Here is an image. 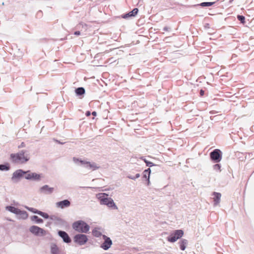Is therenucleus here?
<instances>
[{
  "instance_id": "20e7f679",
  "label": "nucleus",
  "mask_w": 254,
  "mask_h": 254,
  "mask_svg": "<svg viewBox=\"0 0 254 254\" xmlns=\"http://www.w3.org/2000/svg\"><path fill=\"white\" fill-rule=\"evenodd\" d=\"M26 173L24 178L27 180L40 181L44 178V175L42 173H37L30 171H27Z\"/></svg>"
},
{
  "instance_id": "c756f323",
  "label": "nucleus",
  "mask_w": 254,
  "mask_h": 254,
  "mask_svg": "<svg viewBox=\"0 0 254 254\" xmlns=\"http://www.w3.org/2000/svg\"><path fill=\"white\" fill-rule=\"evenodd\" d=\"M9 168L5 165H0V170L1 171H7Z\"/></svg>"
},
{
  "instance_id": "4468645a",
  "label": "nucleus",
  "mask_w": 254,
  "mask_h": 254,
  "mask_svg": "<svg viewBox=\"0 0 254 254\" xmlns=\"http://www.w3.org/2000/svg\"><path fill=\"white\" fill-rule=\"evenodd\" d=\"M17 202H14L13 204H11V205L5 206V209L6 210L16 215L19 209L17 207Z\"/></svg>"
},
{
  "instance_id": "0eeeda50",
  "label": "nucleus",
  "mask_w": 254,
  "mask_h": 254,
  "mask_svg": "<svg viewBox=\"0 0 254 254\" xmlns=\"http://www.w3.org/2000/svg\"><path fill=\"white\" fill-rule=\"evenodd\" d=\"M83 167L91 171H95L101 168V166L99 163L94 161H90L87 159H86Z\"/></svg>"
},
{
  "instance_id": "e433bc0d",
  "label": "nucleus",
  "mask_w": 254,
  "mask_h": 254,
  "mask_svg": "<svg viewBox=\"0 0 254 254\" xmlns=\"http://www.w3.org/2000/svg\"><path fill=\"white\" fill-rule=\"evenodd\" d=\"M200 94L201 95H203L204 94V91L202 90L200 91Z\"/></svg>"
},
{
  "instance_id": "4be33fe9",
  "label": "nucleus",
  "mask_w": 254,
  "mask_h": 254,
  "mask_svg": "<svg viewBox=\"0 0 254 254\" xmlns=\"http://www.w3.org/2000/svg\"><path fill=\"white\" fill-rule=\"evenodd\" d=\"M50 251L52 254H59L60 252L59 249L57 246L54 244L51 245Z\"/></svg>"
},
{
  "instance_id": "72a5a7b5",
  "label": "nucleus",
  "mask_w": 254,
  "mask_h": 254,
  "mask_svg": "<svg viewBox=\"0 0 254 254\" xmlns=\"http://www.w3.org/2000/svg\"><path fill=\"white\" fill-rule=\"evenodd\" d=\"M91 115V113H90V111H87L86 113V115L87 116H89L90 115Z\"/></svg>"
},
{
  "instance_id": "b1692460",
  "label": "nucleus",
  "mask_w": 254,
  "mask_h": 254,
  "mask_svg": "<svg viewBox=\"0 0 254 254\" xmlns=\"http://www.w3.org/2000/svg\"><path fill=\"white\" fill-rule=\"evenodd\" d=\"M30 219L32 221L34 222L37 224H41L43 223V219L39 218L37 216L34 215L30 217Z\"/></svg>"
},
{
  "instance_id": "6ab92c4d",
  "label": "nucleus",
  "mask_w": 254,
  "mask_h": 254,
  "mask_svg": "<svg viewBox=\"0 0 254 254\" xmlns=\"http://www.w3.org/2000/svg\"><path fill=\"white\" fill-rule=\"evenodd\" d=\"M58 234L59 236L63 238V241L65 243H68L70 242V239L66 233L64 231H59Z\"/></svg>"
},
{
  "instance_id": "2f4dec72",
  "label": "nucleus",
  "mask_w": 254,
  "mask_h": 254,
  "mask_svg": "<svg viewBox=\"0 0 254 254\" xmlns=\"http://www.w3.org/2000/svg\"><path fill=\"white\" fill-rule=\"evenodd\" d=\"M139 177H140V174H138H138H136L135 175V176L134 177L135 179H137V178H139Z\"/></svg>"
},
{
  "instance_id": "f704fd0d",
  "label": "nucleus",
  "mask_w": 254,
  "mask_h": 254,
  "mask_svg": "<svg viewBox=\"0 0 254 254\" xmlns=\"http://www.w3.org/2000/svg\"><path fill=\"white\" fill-rule=\"evenodd\" d=\"M128 178L130 179H132V180H135V178L134 177H132V176H128Z\"/></svg>"
},
{
  "instance_id": "f3484780",
  "label": "nucleus",
  "mask_w": 254,
  "mask_h": 254,
  "mask_svg": "<svg viewBox=\"0 0 254 254\" xmlns=\"http://www.w3.org/2000/svg\"><path fill=\"white\" fill-rule=\"evenodd\" d=\"M151 174V169L148 168L145 170L143 172V177L146 179V184L149 186L150 184V177Z\"/></svg>"
},
{
  "instance_id": "7ed1b4c3",
  "label": "nucleus",
  "mask_w": 254,
  "mask_h": 254,
  "mask_svg": "<svg viewBox=\"0 0 254 254\" xmlns=\"http://www.w3.org/2000/svg\"><path fill=\"white\" fill-rule=\"evenodd\" d=\"M72 226L74 230L80 233H86L90 229L89 225L82 220H78L74 222Z\"/></svg>"
},
{
  "instance_id": "423d86ee",
  "label": "nucleus",
  "mask_w": 254,
  "mask_h": 254,
  "mask_svg": "<svg viewBox=\"0 0 254 254\" xmlns=\"http://www.w3.org/2000/svg\"><path fill=\"white\" fill-rule=\"evenodd\" d=\"M184 232L182 230H177L172 232L167 238V241L171 243H174L183 237Z\"/></svg>"
},
{
  "instance_id": "dca6fc26",
  "label": "nucleus",
  "mask_w": 254,
  "mask_h": 254,
  "mask_svg": "<svg viewBox=\"0 0 254 254\" xmlns=\"http://www.w3.org/2000/svg\"><path fill=\"white\" fill-rule=\"evenodd\" d=\"M16 215L17 216L18 219L22 220H26L28 217V214L27 212L24 210H21L20 209L18 211V212L16 213Z\"/></svg>"
},
{
  "instance_id": "393cba45",
  "label": "nucleus",
  "mask_w": 254,
  "mask_h": 254,
  "mask_svg": "<svg viewBox=\"0 0 254 254\" xmlns=\"http://www.w3.org/2000/svg\"><path fill=\"white\" fill-rule=\"evenodd\" d=\"M179 245L181 250L184 251L188 245V241L186 239H183L179 242Z\"/></svg>"
},
{
  "instance_id": "f257e3e1",
  "label": "nucleus",
  "mask_w": 254,
  "mask_h": 254,
  "mask_svg": "<svg viewBox=\"0 0 254 254\" xmlns=\"http://www.w3.org/2000/svg\"><path fill=\"white\" fill-rule=\"evenodd\" d=\"M108 194L106 193H98L96 194V197L101 205H106L109 208L117 210L118 207L112 198L108 197Z\"/></svg>"
},
{
  "instance_id": "cd10ccee",
  "label": "nucleus",
  "mask_w": 254,
  "mask_h": 254,
  "mask_svg": "<svg viewBox=\"0 0 254 254\" xmlns=\"http://www.w3.org/2000/svg\"><path fill=\"white\" fill-rule=\"evenodd\" d=\"M143 160H144V162L146 163L147 166L152 167L155 166V165L153 164L152 162L148 161L146 160L145 159H143Z\"/></svg>"
},
{
  "instance_id": "c9c22d12",
  "label": "nucleus",
  "mask_w": 254,
  "mask_h": 254,
  "mask_svg": "<svg viewBox=\"0 0 254 254\" xmlns=\"http://www.w3.org/2000/svg\"><path fill=\"white\" fill-rule=\"evenodd\" d=\"M92 114L94 116H96L97 115V113L95 111L93 112Z\"/></svg>"
},
{
  "instance_id": "5701e85b",
  "label": "nucleus",
  "mask_w": 254,
  "mask_h": 254,
  "mask_svg": "<svg viewBox=\"0 0 254 254\" xmlns=\"http://www.w3.org/2000/svg\"><path fill=\"white\" fill-rule=\"evenodd\" d=\"M92 233L93 235L96 237H99L102 235V231L99 228H95Z\"/></svg>"
},
{
  "instance_id": "c85d7f7f",
  "label": "nucleus",
  "mask_w": 254,
  "mask_h": 254,
  "mask_svg": "<svg viewBox=\"0 0 254 254\" xmlns=\"http://www.w3.org/2000/svg\"><path fill=\"white\" fill-rule=\"evenodd\" d=\"M213 2H202L200 5L202 6H210L213 4Z\"/></svg>"
},
{
  "instance_id": "9d476101",
  "label": "nucleus",
  "mask_w": 254,
  "mask_h": 254,
  "mask_svg": "<svg viewBox=\"0 0 254 254\" xmlns=\"http://www.w3.org/2000/svg\"><path fill=\"white\" fill-rule=\"evenodd\" d=\"M221 154L222 152L219 149H216L210 153V156L212 160L215 161L216 162H220L222 159Z\"/></svg>"
},
{
  "instance_id": "7c9ffc66",
  "label": "nucleus",
  "mask_w": 254,
  "mask_h": 254,
  "mask_svg": "<svg viewBox=\"0 0 254 254\" xmlns=\"http://www.w3.org/2000/svg\"><path fill=\"white\" fill-rule=\"evenodd\" d=\"M238 18L239 20H240L242 23H244L245 22V17L242 15H238Z\"/></svg>"
},
{
  "instance_id": "9b49d317",
  "label": "nucleus",
  "mask_w": 254,
  "mask_h": 254,
  "mask_svg": "<svg viewBox=\"0 0 254 254\" xmlns=\"http://www.w3.org/2000/svg\"><path fill=\"white\" fill-rule=\"evenodd\" d=\"M103 239L104 241L101 245V248L104 250H107L111 247L112 245V241L109 237H108L105 235H103Z\"/></svg>"
},
{
  "instance_id": "473e14b6",
  "label": "nucleus",
  "mask_w": 254,
  "mask_h": 254,
  "mask_svg": "<svg viewBox=\"0 0 254 254\" xmlns=\"http://www.w3.org/2000/svg\"><path fill=\"white\" fill-rule=\"evenodd\" d=\"M74 34L75 35H79L80 34V33L79 31H76L74 32Z\"/></svg>"
},
{
  "instance_id": "2eb2a0df",
  "label": "nucleus",
  "mask_w": 254,
  "mask_h": 254,
  "mask_svg": "<svg viewBox=\"0 0 254 254\" xmlns=\"http://www.w3.org/2000/svg\"><path fill=\"white\" fill-rule=\"evenodd\" d=\"M212 198L214 201V206H218L219 205L221 201V194L217 192H213L212 193Z\"/></svg>"
},
{
  "instance_id": "412c9836",
  "label": "nucleus",
  "mask_w": 254,
  "mask_h": 254,
  "mask_svg": "<svg viewBox=\"0 0 254 254\" xmlns=\"http://www.w3.org/2000/svg\"><path fill=\"white\" fill-rule=\"evenodd\" d=\"M72 161L76 165L84 167L86 160H83L80 158L73 157Z\"/></svg>"
},
{
  "instance_id": "a878e982",
  "label": "nucleus",
  "mask_w": 254,
  "mask_h": 254,
  "mask_svg": "<svg viewBox=\"0 0 254 254\" xmlns=\"http://www.w3.org/2000/svg\"><path fill=\"white\" fill-rule=\"evenodd\" d=\"M75 92L76 95H82L85 94V89L83 87H79L75 89Z\"/></svg>"
},
{
  "instance_id": "aec40b11",
  "label": "nucleus",
  "mask_w": 254,
  "mask_h": 254,
  "mask_svg": "<svg viewBox=\"0 0 254 254\" xmlns=\"http://www.w3.org/2000/svg\"><path fill=\"white\" fill-rule=\"evenodd\" d=\"M138 11V9L136 8H135L131 11L128 12L127 14L122 15V17L123 18L126 19L129 17L135 16L137 14Z\"/></svg>"
},
{
  "instance_id": "f03ea898",
  "label": "nucleus",
  "mask_w": 254,
  "mask_h": 254,
  "mask_svg": "<svg viewBox=\"0 0 254 254\" xmlns=\"http://www.w3.org/2000/svg\"><path fill=\"white\" fill-rule=\"evenodd\" d=\"M11 161L17 164H25L30 159V154L27 150H21L16 153L10 155Z\"/></svg>"
},
{
  "instance_id": "f8f14e48",
  "label": "nucleus",
  "mask_w": 254,
  "mask_h": 254,
  "mask_svg": "<svg viewBox=\"0 0 254 254\" xmlns=\"http://www.w3.org/2000/svg\"><path fill=\"white\" fill-rule=\"evenodd\" d=\"M54 191V188L47 185H44L39 189L40 193L44 194H51Z\"/></svg>"
},
{
  "instance_id": "ddd939ff",
  "label": "nucleus",
  "mask_w": 254,
  "mask_h": 254,
  "mask_svg": "<svg viewBox=\"0 0 254 254\" xmlns=\"http://www.w3.org/2000/svg\"><path fill=\"white\" fill-rule=\"evenodd\" d=\"M25 208L28 210V211H30L33 213L37 214L42 217H43L45 219H48L49 218V215L48 213L42 212L41 211L38 210L35 208H32V207H29L28 206H25Z\"/></svg>"
},
{
  "instance_id": "39448f33",
  "label": "nucleus",
  "mask_w": 254,
  "mask_h": 254,
  "mask_svg": "<svg viewBox=\"0 0 254 254\" xmlns=\"http://www.w3.org/2000/svg\"><path fill=\"white\" fill-rule=\"evenodd\" d=\"M29 231L32 234L37 237H43L47 234L46 231L36 225L30 227Z\"/></svg>"
},
{
  "instance_id": "1a4fd4ad",
  "label": "nucleus",
  "mask_w": 254,
  "mask_h": 254,
  "mask_svg": "<svg viewBox=\"0 0 254 254\" xmlns=\"http://www.w3.org/2000/svg\"><path fill=\"white\" fill-rule=\"evenodd\" d=\"M26 171H24L21 169H19L15 171L12 175L11 177V180L13 182H17L19 181L22 177H24L26 176Z\"/></svg>"
},
{
  "instance_id": "6e6552de",
  "label": "nucleus",
  "mask_w": 254,
  "mask_h": 254,
  "mask_svg": "<svg viewBox=\"0 0 254 254\" xmlns=\"http://www.w3.org/2000/svg\"><path fill=\"white\" fill-rule=\"evenodd\" d=\"M74 242L77 244L82 246L85 244L88 240V237L82 234L76 235L73 238Z\"/></svg>"
},
{
  "instance_id": "bb28decb",
  "label": "nucleus",
  "mask_w": 254,
  "mask_h": 254,
  "mask_svg": "<svg viewBox=\"0 0 254 254\" xmlns=\"http://www.w3.org/2000/svg\"><path fill=\"white\" fill-rule=\"evenodd\" d=\"M213 169L217 172H220L221 171V166L219 164H215L213 166Z\"/></svg>"
},
{
  "instance_id": "a211bd4d",
  "label": "nucleus",
  "mask_w": 254,
  "mask_h": 254,
  "mask_svg": "<svg viewBox=\"0 0 254 254\" xmlns=\"http://www.w3.org/2000/svg\"><path fill=\"white\" fill-rule=\"evenodd\" d=\"M56 205L58 208H64V207H68L70 205V202L68 200L66 199L57 202L56 203Z\"/></svg>"
}]
</instances>
